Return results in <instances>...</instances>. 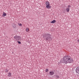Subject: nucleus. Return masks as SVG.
Returning <instances> with one entry per match:
<instances>
[{
    "label": "nucleus",
    "mask_w": 79,
    "mask_h": 79,
    "mask_svg": "<svg viewBox=\"0 0 79 79\" xmlns=\"http://www.w3.org/2000/svg\"><path fill=\"white\" fill-rule=\"evenodd\" d=\"M74 60L73 59H71V57L68 56H65L63 58V60H61V63H65V64H67V63H73Z\"/></svg>",
    "instance_id": "obj_1"
},
{
    "label": "nucleus",
    "mask_w": 79,
    "mask_h": 79,
    "mask_svg": "<svg viewBox=\"0 0 79 79\" xmlns=\"http://www.w3.org/2000/svg\"><path fill=\"white\" fill-rule=\"evenodd\" d=\"M43 37L47 41H51L52 40V38L51 37V35L50 34H46L43 35Z\"/></svg>",
    "instance_id": "obj_2"
},
{
    "label": "nucleus",
    "mask_w": 79,
    "mask_h": 79,
    "mask_svg": "<svg viewBox=\"0 0 79 79\" xmlns=\"http://www.w3.org/2000/svg\"><path fill=\"white\" fill-rule=\"evenodd\" d=\"M14 38L15 39H16V40H21V36H17V35H16L14 36Z\"/></svg>",
    "instance_id": "obj_3"
},
{
    "label": "nucleus",
    "mask_w": 79,
    "mask_h": 79,
    "mask_svg": "<svg viewBox=\"0 0 79 79\" xmlns=\"http://www.w3.org/2000/svg\"><path fill=\"white\" fill-rule=\"evenodd\" d=\"M55 74L53 71H51L49 72V74L50 76H53Z\"/></svg>",
    "instance_id": "obj_4"
},
{
    "label": "nucleus",
    "mask_w": 79,
    "mask_h": 79,
    "mask_svg": "<svg viewBox=\"0 0 79 79\" xmlns=\"http://www.w3.org/2000/svg\"><path fill=\"white\" fill-rule=\"evenodd\" d=\"M76 73H78V74H79V67L77 68L76 69Z\"/></svg>",
    "instance_id": "obj_5"
},
{
    "label": "nucleus",
    "mask_w": 79,
    "mask_h": 79,
    "mask_svg": "<svg viewBox=\"0 0 79 79\" xmlns=\"http://www.w3.org/2000/svg\"><path fill=\"white\" fill-rule=\"evenodd\" d=\"M50 5H48L46 6V8H48L49 9V8H52V6H50Z\"/></svg>",
    "instance_id": "obj_6"
},
{
    "label": "nucleus",
    "mask_w": 79,
    "mask_h": 79,
    "mask_svg": "<svg viewBox=\"0 0 79 79\" xmlns=\"http://www.w3.org/2000/svg\"><path fill=\"white\" fill-rule=\"evenodd\" d=\"M6 16V14L5 12H3V14L2 15V17H4V16Z\"/></svg>",
    "instance_id": "obj_7"
},
{
    "label": "nucleus",
    "mask_w": 79,
    "mask_h": 79,
    "mask_svg": "<svg viewBox=\"0 0 79 79\" xmlns=\"http://www.w3.org/2000/svg\"><path fill=\"white\" fill-rule=\"evenodd\" d=\"M46 6L47 5H50V3L48 2H46Z\"/></svg>",
    "instance_id": "obj_8"
},
{
    "label": "nucleus",
    "mask_w": 79,
    "mask_h": 79,
    "mask_svg": "<svg viewBox=\"0 0 79 79\" xmlns=\"http://www.w3.org/2000/svg\"><path fill=\"white\" fill-rule=\"evenodd\" d=\"M56 22V20H52V21L50 22V23H55Z\"/></svg>",
    "instance_id": "obj_9"
},
{
    "label": "nucleus",
    "mask_w": 79,
    "mask_h": 79,
    "mask_svg": "<svg viewBox=\"0 0 79 79\" xmlns=\"http://www.w3.org/2000/svg\"><path fill=\"white\" fill-rule=\"evenodd\" d=\"M11 73H9L8 74V77H11Z\"/></svg>",
    "instance_id": "obj_10"
},
{
    "label": "nucleus",
    "mask_w": 79,
    "mask_h": 79,
    "mask_svg": "<svg viewBox=\"0 0 79 79\" xmlns=\"http://www.w3.org/2000/svg\"><path fill=\"white\" fill-rule=\"evenodd\" d=\"M16 26V25L15 23H13L12 24V26L13 27H15Z\"/></svg>",
    "instance_id": "obj_11"
},
{
    "label": "nucleus",
    "mask_w": 79,
    "mask_h": 79,
    "mask_svg": "<svg viewBox=\"0 0 79 79\" xmlns=\"http://www.w3.org/2000/svg\"><path fill=\"white\" fill-rule=\"evenodd\" d=\"M67 12H69V8H67L66 10Z\"/></svg>",
    "instance_id": "obj_12"
},
{
    "label": "nucleus",
    "mask_w": 79,
    "mask_h": 79,
    "mask_svg": "<svg viewBox=\"0 0 79 79\" xmlns=\"http://www.w3.org/2000/svg\"><path fill=\"white\" fill-rule=\"evenodd\" d=\"M49 70H48V69H46L45 70V72L46 73H47V72H48V71Z\"/></svg>",
    "instance_id": "obj_13"
},
{
    "label": "nucleus",
    "mask_w": 79,
    "mask_h": 79,
    "mask_svg": "<svg viewBox=\"0 0 79 79\" xmlns=\"http://www.w3.org/2000/svg\"><path fill=\"white\" fill-rule=\"evenodd\" d=\"M17 42L19 44H21V42H20V41H17Z\"/></svg>",
    "instance_id": "obj_14"
},
{
    "label": "nucleus",
    "mask_w": 79,
    "mask_h": 79,
    "mask_svg": "<svg viewBox=\"0 0 79 79\" xmlns=\"http://www.w3.org/2000/svg\"><path fill=\"white\" fill-rule=\"evenodd\" d=\"M59 77H59V76H56V79H58V78H59Z\"/></svg>",
    "instance_id": "obj_15"
},
{
    "label": "nucleus",
    "mask_w": 79,
    "mask_h": 79,
    "mask_svg": "<svg viewBox=\"0 0 79 79\" xmlns=\"http://www.w3.org/2000/svg\"><path fill=\"white\" fill-rule=\"evenodd\" d=\"M26 31H27V32H29V28L26 29Z\"/></svg>",
    "instance_id": "obj_16"
},
{
    "label": "nucleus",
    "mask_w": 79,
    "mask_h": 79,
    "mask_svg": "<svg viewBox=\"0 0 79 79\" xmlns=\"http://www.w3.org/2000/svg\"><path fill=\"white\" fill-rule=\"evenodd\" d=\"M8 71V69H6L5 72H6V73H7Z\"/></svg>",
    "instance_id": "obj_17"
},
{
    "label": "nucleus",
    "mask_w": 79,
    "mask_h": 79,
    "mask_svg": "<svg viewBox=\"0 0 79 79\" xmlns=\"http://www.w3.org/2000/svg\"><path fill=\"white\" fill-rule=\"evenodd\" d=\"M70 7H71V5H69L68 6V8H70Z\"/></svg>",
    "instance_id": "obj_18"
},
{
    "label": "nucleus",
    "mask_w": 79,
    "mask_h": 79,
    "mask_svg": "<svg viewBox=\"0 0 79 79\" xmlns=\"http://www.w3.org/2000/svg\"><path fill=\"white\" fill-rule=\"evenodd\" d=\"M19 26H22V24L20 23L19 25Z\"/></svg>",
    "instance_id": "obj_19"
},
{
    "label": "nucleus",
    "mask_w": 79,
    "mask_h": 79,
    "mask_svg": "<svg viewBox=\"0 0 79 79\" xmlns=\"http://www.w3.org/2000/svg\"><path fill=\"white\" fill-rule=\"evenodd\" d=\"M77 42H79V40H77Z\"/></svg>",
    "instance_id": "obj_20"
},
{
    "label": "nucleus",
    "mask_w": 79,
    "mask_h": 79,
    "mask_svg": "<svg viewBox=\"0 0 79 79\" xmlns=\"http://www.w3.org/2000/svg\"><path fill=\"white\" fill-rule=\"evenodd\" d=\"M54 76H56H56H57V75H55Z\"/></svg>",
    "instance_id": "obj_21"
}]
</instances>
